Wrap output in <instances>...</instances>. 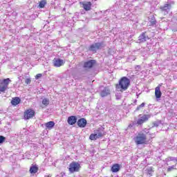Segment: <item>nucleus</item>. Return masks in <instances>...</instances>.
Instances as JSON below:
<instances>
[{
	"instance_id": "obj_15",
	"label": "nucleus",
	"mask_w": 177,
	"mask_h": 177,
	"mask_svg": "<svg viewBox=\"0 0 177 177\" xmlns=\"http://www.w3.org/2000/svg\"><path fill=\"white\" fill-rule=\"evenodd\" d=\"M21 100L19 97H14L12 98L11 104L12 106H17V104H20Z\"/></svg>"
},
{
	"instance_id": "obj_19",
	"label": "nucleus",
	"mask_w": 177,
	"mask_h": 177,
	"mask_svg": "<svg viewBox=\"0 0 177 177\" xmlns=\"http://www.w3.org/2000/svg\"><path fill=\"white\" fill-rule=\"evenodd\" d=\"M45 127L47 128V129H52L53 127H55V122L50 121L46 123H45Z\"/></svg>"
},
{
	"instance_id": "obj_20",
	"label": "nucleus",
	"mask_w": 177,
	"mask_h": 177,
	"mask_svg": "<svg viewBox=\"0 0 177 177\" xmlns=\"http://www.w3.org/2000/svg\"><path fill=\"white\" fill-rule=\"evenodd\" d=\"M29 172L30 174H37L38 172V167H37L35 165L30 167V168L29 169Z\"/></svg>"
},
{
	"instance_id": "obj_29",
	"label": "nucleus",
	"mask_w": 177,
	"mask_h": 177,
	"mask_svg": "<svg viewBox=\"0 0 177 177\" xmlns=\"http://www.w3.org/2000/svg\"><path fill=\"white\" fill-rule=\"evenodd\" d=\"M25 84H26V85L31 84V79L30 78L26 79Z\"/></svg>"
},
{
	"instance_id": "obj_32",
	"label": "nucleus",
	"mask_w": 177,
	"mask_h": 177,
	"mask_svg": "<svg viewBox=\"0 0 177 177\" xmlns=\"http://www.w3.org/2000/svg\"><path fill=\"white\" fill-rule=\"evenodd\" d=\"M162 86V83H160L156 86V88H159V89H161V87Z\"/></svg>"
},
{
	"instance_id": "obj_18",
	"label": "nucleus",
	"mask_w": 177,
	"mask_h": 177,
	"mask_svg": "<svg viewBox=\"0 0 177 177\" xmlns=\"http://www.w3.org/2000/svg\"><path fill=\"white\" fill-rule=\"evenodd\" d=\"M155 96L156 99H160L161 96H162V93L161 92V89L158 88H155Z\"/></svg>"
},
{
	"instance_id": "obj_17",
	"label": "nucleus",
	"mask_w": 177,
	"mask_h": 177,
	"mask_svg": "<svg viewBox=\"0 0 177 177\" xmlns=\"http://www.w3.org/2000/svg\"><path fill=\"white\" fill-rule=\"evenodd\" d=\"M121 169V166L118 163L113 164L111 167V171L113 173L118 172Z\"/></svg>"
},
{
	"instance_id": "obj_2",
	"label": "nucleus",
	"mask_w": 177,
	"mask_h": 177,
	"mask_svg": "<svg viewBox=\"0 0 177 177\" xmlns=\"http://www.w3.org/2000/svg\"><path fill=\"white\" fill-rule=\"evenodd\" d=\"M136 145H147V136L143 133H138V135L133 138Z\"/></svg>"
},
{
	"instance_id": "obj_33",
	"label": "nucleus",
	"mask_w": 177,
	"mask_h": 177,
	"mask_svg": "<svg viewBox=\"0 0 177 177\" xmlns=\"http://www.w3.org/2000/svg\"><path fill=\"white\" fill-rule=\"evenodd\" d=\"M44 177H52V176H50V175H46V176H44Z\"/></svg>"
},
{
	"instance_id": "obj_7",
	"label": "nucleus",
	"mask_w": 177,
	"mask_h": 177,
	"mask_svg": "<svg viewBox=\"0 0 177 177\" xmlns=\"http://www.w3.org/2000/svg\"><path fill=\"white\" fill-rule=\"evenodd\" d=\"M149 118H150V115L144 114L142 117L138 118L137 120L138 125H142L145 122H147L149 121Z\"/></svg>"
},
{
	"instance_id": "obj_5",
	"label": "nucleus",
	"mask_w": 177,
	"mask_h": 177,
	"mask_svg": "<svg viewBox=\"0 0 177 177\" xmlns=\"http://www.w3.org/2000/svg\"><path fill=\"white\" fill-rule=\"evenodd\" d=\"M95 133H91L89 136L90 140H97L100 138H103L106 134L100 131V130L97 129L94 131Z\"/></svg>"
},
{
	"instance_id": "obj_13",
	"label": "nucleus",
	"mask_w": 177,
	"mask_h": 177,
	"mask_svg": "<svg viewBox=\"0 0 177 177\" xmlns=\"http://www.w3.org/2000/svg\"><path fill=\"white\" fill-rule=\"evenodd\" d=\"M86 119L85 118H81L80 120H77V126L80 128H85L86 127Z\"/></svg>"
},
{
	"instance_id": "obj_27",
	"label": "nucleus",
	"mask_w": 177,
	"mask_h": 177,
	"mask_svg": "<svg viewBox=\"0 0 177 177\" xmlns=\"http://www.w3.org/2000/svg\"><path fill=\"white\" fill-rule=\"evenodd\" d=\"M145 102H142L141 104H140L139 106H137L136 108V111H139V110H140L141 109H142V107H145Z\"/></svg>"
},
{
	"instance_id": "obj_31",
	"label": "nucleus",
	"mask_w": 177,
	"mask_h": 177,
	"mask_svg": "<svg viewBox=\"0 0 177 177\" xmlns=\"http://www.w3.org/2000/svg\"><path fill=\"white\" fill-rule=\"evenodd\" d=\"M41 77H42V75L41 73L37 74L35 75V79L38 80L39 78H41Z\"/></svg>"
},
{
	"instance_id": "obj_22",
	"label": "nucleus",
	"mask_w": 177,
	"mask_h": 177,
	"mask_svg": "<svg viewBox=\"0 0 177 177\" xmlns=\"http://www.w3.org/2000/svg\"><path fill=\"white\" fill-rule=\"evenodd\" d=\"M170 8H171V4L166 3V4H165L164 6L161 7L160 9H161V10L167 11Z\"/></svg>"
},
{
	"instance_id": "obj_4",
	"label": "nucleus",
	"mask_w": 177,
	"mask_h": 177,
	"mask_svg": "<svg viewBox=\"0 0 177 177\" xmlns=\"http://www.w3.org/2000/svg\"><path fill=\"white\" fill-rule=\"evenodd\" d=\"M81 169V165L77 162H72L69 165L68 171L71 174H74V172H80Z\"/></svg>"
},
{
	"instance_id": "obj_21",
	"label": "nucleus",
	"mask_w": 177,
	"mask_h": 177,
	"mask_svg": "<svg viewBox=\"0 0 177 177\" xmlns=\"http://www.w3.org/2000/svg\"><path fill=\"white\" fill-rule=\"evenodd\" d=\"M149 22V26H156V24H157V20H156V17H154V15L151 16Z\"/></svg>"
},
{
	"instance_id": "obj_25",
	"label": "nucleus",
	"mask_w": 177,
	"mask_h": 177,
	"mask_svg": "<svg viewBox=\"0 0 177 177\" xmlns=\"http://www.w3.org/2000/svg\"><path fill=\"white\" fill-rule=\"evenodd\" d=\"M42 104H44V106H48L49 104V100L48 98H44L42 100Z\"/></svg>"
},
{
	"instance_id": "obj_3",
	"label": "nucleus",
	"mask_w": 177,
	"mask_h": 177,
	"mask_svg": "<svg viewBox=\"0 0 177 177\" xmlns=\"http://www.w3.org/2000/svg\"><path fill=\"white\" fill-rule=\"evenodd\" d=\"M12 82V80L10 78L3 79V80H0V93H5L6 89L9 88V84Z\"/></svg>"
},
{
	"instance_id": "obj_6",
	"label": "nucleus",
	"mask_w": 177,
	"mask_h": 177,
	"mask_svg": "<svg viewBox=\"0 0 177 177\" xmlns=\"http://www.w3.org/2000/svg\"><path fill=\"white\" fill-rule=\"evenodd\" d=\"M35 117V111L32 109H26L24 112V120H31Z\"/></svg>"
},
{
	"instance_id": "obj_14",
	"label": "nucleus",
	"mask_w": 177,
	"mask_h": 177,
	"mask_svg": "<svg viewBox=\"0 0 177 177\" xmlns=\"http://www.w3.org/2000/svg\"><path fill=\"white\" fill-rule=\"evenodd\" d=\"M110 88L109 87H104V88L100 92L101 97H106V96H109L110 95Z\"/></svg>"
},
{
	"instance_id": "obj_1",
	"label": "nucleus",
	"mask_w": 177,
	"mask_h": 177,
	"mask_svg": "<svg viewBox=\"0 0 177 177\" xmlns=\"http://www.w3.org/2000/svg\"><path fill=\"white\" fill-rule=\"evenodd\" d=\"M130 85L131 80L124 76L120 79L118 84H115V88L116 89H120V92H124V91H127L129 88Z\"/></svg>"
},
{
	"instance_id": "obj_26",
	"label": "nucleus",
	"mask_w": 177,
	"mask_h": 177,
	"mask_svg": "<svg viewBox=\"0 0 177 177\" xmlns=\"http://www.w3.org/2000/svg\"><path fill=\"white\" fill-rule=\"evenodd\" d=\"M174 169H176V165L170 166L167 168V172H171V171H174Z\"/></svg>"
},
{
	"instance_id": "obj_34",
	"label": "nucleus",
	"mask_w": 177,
	"mask_h": 177,
	"mask_svg": "<svg viewBox=\"0 0 177 177\" xmlns=\"http://www.w3.org/2000/svg\"><path fill=\"white\" fill-rule=\"evenodd\" d=\"M169 158H170V160H171L172 158L170 157Z\"/></svg>"
},
{
	"instance_id": "obj_8",
	"label": "nucleus",
	"mask_w": 177,
	"mask_h": 177,
	"mask_svg": "<svg viewBox=\"0 0 177 177\" xmlns=\"http://www.w3.org/2000/svg\"><path fill=\"white\" fill-rule=\"evenodd\" d=\"M147 32H142L138 37V42L139 44H143V42H146V41L150 39V37L147 35Z\"/></svg>"
},
{
	"instance_id": "obj_12",
	"label": "nucleus",
	"mask_w": 177,
	"mask_h": 177,
	"mask_svg": "<svg viewBox=\"0 0 177 177\" xmlns=\"http://www.w3.org/2000/svg\"><path fill=\"white\" fill-rule=\"evenodd\" d=\"M53 66L55 67H62V66H64V61L60 58L54 59Z\"/></svg>"
},
{
	"instance_id": "obj_23",
	"label": "nucleus",
	"mask_w": 177,
	"mask_h": 177,
	"mask_svg": "<svg viewBox=\"0 0 177 177\" xmlns=\"http://www.w3.org/2000/svg\"><path fill=\"white\" fill-rule=\"evenodd\" d=\"M147 172L148 175H150V176H151L153 175V172H154L153 167H148L147 169Z\"/></svg>"
},
{
	"instance_id": "obj_30",
	"label": "nucleus",
	"mask_w": 177,
	"mask_h": 177,
	"mask_svg": "<svg viewBox=\"0 0 177 177\" xmlns=\"http://www.w3.org/2000/svg\"><path fill=\"white\" fill-rule=\"evenodd\" d=\"M152 124H153V127H156L157 128V127H159L160 122H153L152 123Z\"/></svg>"
},
{
	"instance_id": "obj_11",
	"label": "nucleus",
	"mask_w": 177,
	"mask_h": 177,
	"mask_svg": "<svg viewBox=\"0 0 177 177\" xmlns=\"http://www.w3.org/2000/svg\"><path fill=\"white\" fill-rule=\"evenodd\" d=\"M96 64V60L91 59L89 61H87L84 62V68H92L93 66Z\"/></svg>"
},
{
	"instance_id": "obj_16",
	"label": "nucleus",
	"mask_w": 177,
	"mask_h": 177,
	"mask_svg": "<svg viewBox=\"0 0 177 177\" xmlns=\"http://www.w3.org/2000/svg\"><path fill=\"white\" fill-rule=\"evenodd\" d=\"M77 122V116H69L68 118V124L69 125H74Z\"/></svg>"
},
{
	"instance_id": "obj_28",
	"label": "nucleus",
	"mask_w": 177,
	"mask_h": 177,
	"mask_svg": "<svg viewBox=\"0 0 177 177\" xmlns=\"http://www.w3.org/2000/svg\"><path fill=\"white\" fill-rule=\"evenodd\" d=\"M6 140V138L4 136H0V143H3V142H5Z\"/></svg>"
},
{
	"instance_id": "obj_10",
	"label": "nucleus",
	"mask_w": 177,
	"mask_h": 177,
	"mask_svg": "<svg viewBox=\"0 0 177 177\" xmlns=\"http://www.w3.org/2000/svg\"><path fill=\"white\" fill-rule=\"evenodd\" d=\"M80 5H82L83 9H84V10H86V12L92 9V3L91 1L81 2Z\"/></svg>"
},
{
	"instance_id": "obj_9",
	"label": "nucleus",
	"mask_w": 177,
	"mask_h": 177,
	"mask_svg": "<svg viewBox=\"0 0 177 177\" xmlns=\"http://www.w3.org/2000/svg\"><path fill=\"white\" fill-rule=\"evenodd\" d=\"M102 43H95L94 44H91L88 48V50L96 53V50H99V49H100V48L102 47Z\"/></svg>"
},
{
	"instance_id": "obj_24",
	"label": "nucleus",
	"mask_w": 177,
	"mask_h": 177,
	"mask_svg": "<svg viewBox=\"0 0 177 177\" xmlns=\"http://www.w3.org/2000/svg\"><path fill=\"white\" fill-rule=\"evenodd\" d=\"M45 5H46V0H41L39 3V7L41 8H45Z\"/></svg>"
}]
</instances>
